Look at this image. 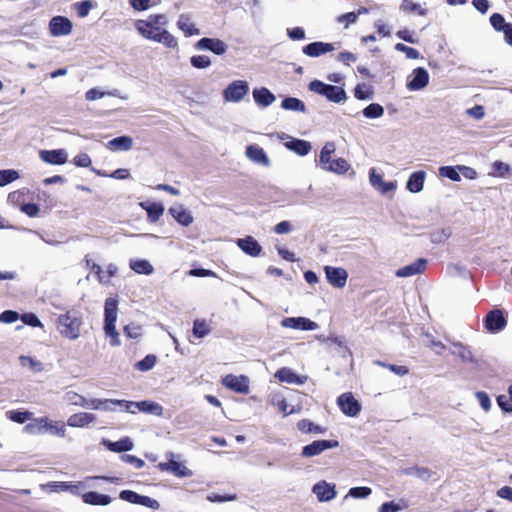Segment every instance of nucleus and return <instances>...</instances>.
<instances>
[{
  "label": "nucleus",
  "instance_id": "obj_1",
  "mask_svg": "<svg viewBox=\"0 0 512 512\" xmlns=\"http://www.w3.org/2000/svg\"><path fill=\"white\" fill-rule=\"evenodd\" d=\"M169 23L165 14H150L145 19H138L134 26L143 38L160 43L168 49H176L178 41L167 29Z\"/></svg>",
  "mask_w": 512,
  "mask_h": 512
},
{
  "label": "nucleus",
  "instance_id": "obj_2",
  "mask_svg": "<svg viewBox=\"0 0 512 512\" xmlns=\"http://www.w3.org/2000/svg\"><path fill=\"white\" fill-rule=\"evenodd\" d=\"M83 325V314L76 309L67 310L56 319V328L59 334L72 341L77 340L81 336Z\"/></svg>",
  "mask_w": 512,
  "mask_h": 512
},
{
  "label": "nucleus",
  "instance_id": "obj_3",
  "mask_svg": "<svg viewBox=\"0 0 512 512\" xmlns=\"http://www.w3.org/2000/svg\"><path fill=\"white\" fill-rule=\"evenodd\" d=\"M118 316V301L116 298H107L104 306V326L105 336L110 339L111 346L121 344L119 333L116 330V321Z\"/></svg>",
  "mask_w": 512,
  "mask_h": 512
},
{
  "label": "nucleus",
  "instance_id": "obj_4",
  "mask_svg": "<svg viewBox=\"0 0 512 512\" xmlns=\"http://www.w3.org/2000/svg\"><path fill=\"white\" fill-rule=\"evenodd\" d=\"M25 432L31 435H41L44 433H49L58 437H65L66 429L64 424H59V422L50 420L48 417H39L34 418L30 423H28L25 428Z\"/></svg>",
  "mask_w": 512,
  "mask_h": 512
},
{
  "label": "nucleus",
  "instance_id": "obj_5",
  "mask_svg": "<svg viewBox=\"0 0 512 512\" xmlns=\"http://www.w3.org/2000/svg\"><path fill=\"white\" fill-rule=\"evenodd\" d=\"M308 88L310 91L324 96L333 103H344L347 99V94L343 88L326 84L320 80L311 81Z\"/></svg>",
  "mask_w": 512,
  "mask_h": 512
},
{
  "label": "nucleus",
  "instance_id": "obj_6",
  "mask_svg": "<svg viewBox=\"0 0 512 512\" xmlns=\"http://www.w3.org/2000/svg\"><path fill=\"white\" fill-rule=\"evenodd\" d=\"M249 92V85L244 80L232 81L223 91V98L226 102H240Z\"/></svg>",
  "mask_w": 512,
  "mask_h": 512
},
{
  "label": "nucleus",
  "instance_id": "obj_7",
  "mask_svg": "<svg viewBox=\"0 0 512 512\" xmlns=\"http://www.w3.org/2000/svg\"><path fill=\"white\" fill-rule=\"evenodd\" d=\"M340 410L349 417H356L361 411V404L351 392L341 394L337 398Z\"/></svg>",
  "mask_w": 512,
  "mask_h": 512
},
{
  "label": "nucleus",
  "instance_id": "obj_8",
  "mask_svg": "<svg viewBox=\"0 0 512 512\" xmlns=\"http://www.w3.org/2000/svg\"><path fill=\"white\" fill-rule=\"evenodd\" d=\"M312 493L319 502H330L337 496L336 485L325 480H321L313 485Z\"/></svg>",
  "mask_w": 512,
  "mask_h": 512
},
{
  "label": "nucleus",
  "instance_id": "obj_9",
  "mask_svg": "<svg viewBox=\"0 0 512 512\" xmlns=\"http://www.w3.org/2000/svg\"><path fill=\"white\" fill-rule=\"evenodd\" d=\"M249 378L245 375L228 374L222 378V384L229 390L240 394H248Z\"/></svg>",
  "mask_w": 512,
  "mask_h": 512
},
{
  "label": "nucleus",
  "instance_id": "obj_10",
  "mask_svg": "<svg viewBox=\"0 0 512 512\" xmlns=\"http://www.w3.org/2000/svg\"><path fill=\"white\" fill-rule=\"evenodd\" d=\"M283 328L301 330V331H314L319 328V325L306 317H287L280 322Z\"/></svg>",
  "mask_w": 512,
  "mask_h": 512
},
{
  "label": "nucleus",
  "instance_id": "obj_11",
  "mask_svg": "<svg viewBox=\"0 0 512 512\" xmlns=\"http://www.w3.org/2000/svg\"><path fill=\"white\" fill-rule=\"evenodd\" d=\"M73 24L64 16H54L49 22V32L53 37L67 36L71 34Z\"/></svg>",
  "mask_w": 512,
  "mask_h": 512
},
{
  "label": "nucleus",
  "instance_id": "obj_12",
  "mask_svg": "<svg viewBox=\"0 0 512 512\" xmlns=\"http://www.w3.org/2000/svg\"><path fill=\"white\" fill-rule=\"evenodd\" d=\"M339 442L336 440H316L303 447L301 455L303 457H314L320 455L327 449L336 448Z\"/></svg>",
  "mask_w": 512,
  "mask_h": 512
},
{
  "label": "nucleus",
  "instance_id": "obj_13",
  "mask_svg": "<svg viewBox=\"0 0 512 512\" xmlns=\"http://www.w3.org/2000/svg\"><path fill=\"white\" fill-rule=\"evenodd\" d=\"M324 270L327 281L331 286L338 289L345 287L348 279V273L344 268L325 266Z\"/></svg>",
  "mask_w": 512,
  "mask_h": 512
},
{
  "label": "nucleus",
  "instance_id": "obj_14",
  "mask_svg": "<svg viewBox=\"0 0 512 512\" xmlns=\"http://www.w3.org/2000/svg\"><path fill=\"white\" fill-rule=\"evenodd\" d=\"M169 461L168 462H161L158 464V468L161 471H168L174 474L177 477H189L192 475V472L182 463L174 460V454L169 453L168 454Z\"/></svg>",
  "mask_w": 512,
  "mask_h": 512
},
{
  "label": "nucleus",
  "instance_id": "obj_15",
  "mask_svg": "<svg viewBox=\"0 0 512 512\" xmlns=\"http://www.w3.org/2000/svg\"><path fill=\"white\" fill-rule=\"evenodd\" d=\"M429 73L426 69L419 67L414 69L407 82L410 91H418L425 88L429 83Z\"/></svg>",
  "mask_w": 512,
  "mask_h": 512
},
{
  "label": "nucleus",
  "instance_id": "obj_16",
  "mask_svg": "<svg viewBox=\"0 0 512 512\" xmlns=\"http://www.w3.org/2000/svg\"><path fill=\"white\" fill-rule=\"evenodd\" d=\"M369 182L373 188H375L381 194H387L393 192L397 188L396 181H384L381 174L376 172V169L372 168L369 173Z\"/></svg>",
  "mask_w": 512,
  "mask_h": 512
},
{
  "label": "nucleus",
  "instance_id": "obj_17",
  "mask_svg": "<svg viewBox=\"0 0 512 512\" xmlns=\"http://www.w3.org/2000/svg\"><path fill=\"white\" fill-rule=\"evenodd\" d=\"M281 139H288L284 143L285 147L299 156H305L310 153L312 145L310 142L302 139L292 138L286 134L280 136Z\"/></svg>",
  "mask_w": 512,
  "mask_h": 512
},
{
  "label": "nucleus",
  "instance_id": "obj_18",
  "mask_svg": "<svg viewBox=\"0 0 512 512\" xmlns=\"http://www.w3.org/2000/svg\"><path fill=\"white\" fill-rule=\"evenodd\" d=\"M39 158L50 165H63L67 162L68 153L64 149L40 150Z\"/></svg>",
  "mask_w": 512,
  "mask_h": 512
},
{
  "label": "nucleus",
  "instance_id": "obj_19",
  "mask_svg": "<svg viewBox=\"0 0 512 512\" xmlns=\"http://www.w3.org/2000/svg\"><path fill=\"white\" fill-rule=\"evenodd\" d=\"M196 48L200 50H209L216 55H222L227 50V45L220 39L202 38L197 44Z\"/></svg>",
  "mask_w": 512,
  "mask_h": 512
},
{
  "label": "nucleus",
  "instance_id": "obj_20",
  "mask_svg": "<svg viewBox=\"0 0 512 512\" xmlns=\"http://www.w3.org/2000/svg\"><path fill=\"white\" fill-rule=\"evenodd\" d=\"M96 415L88 412H77L70 415L67 419V425L72 428H85L95 422Z\"/></svg>",
  "mask_w": 512,
  "mask_h": 512
},
{
  "label": "nucleus",
  "instance_id": "obj_21",
  "mask_svg": "<svg viewBox=\"0 0 512 512\" xmlns=\"http://www.w3.org/2000/svg\"><path fill=\"white\" fill-rule=\"evenodd\" d=\"M336 48L332 43H325L321 41L312 42L305 47H303L302 51L306 56L309 57H319L328 52L334 51Z\"/></svg>",
  "mask_w": 512,
  "mask_h": 512
},
{
  "label": "nucleus",
  "instance_id": "obj_22",
  "mask_svg": "<svg viewBox=\"0 0 512 512\" xmlns=\"http://www.w3.org/2000/svg\"><path fill=\"white\" fill-rule=\"evenodd\" d=\"M177 27L186 37L200 34V30L196 27V24L194 23L190 14H180L177 20Z\"/></svg>",
  "mask_w": 512,
  "mask_h": 512
},
{
  "label": "nucleus",
  "instance_id": "obj_23",
  "mask_svg": "<svg viewBox=\"0 0 512 512\" xmlns=\"http://www.w3.org/2000/svg\"><path fill=\"white\" fill-rule=\"evenodd\" d=\"M275 378L281 382L294 385H303L307 381V376L298 375L290 368H281L275 373Z\"/></svg>",
  "mask_w": 512,
  "mask_h": 512
},
{
  "label": "nucleus",
  "instance_id": "obj_24",
  "mask_svg": "<svg viewBox=\"0 0 512 512\" xmlns=\"http://www.w3.org/2000/svg\"><path fill=\"white\" fill-rule=\"evenodd\" d=\"M427 261L425 259H418L415 262L406 265L395 272V275L400 278L411 277L421 274L426 268Z\"/></svg>",
  "mask_w": 512,
  "mask_h": 512
},
{
  "label": "nucleus",
  "instance_id": "obj_25",
  "mask_svg": "<svg viewBox=\"0 0 512 512\" xmlns=\"http://www.w3.org/2000/svg\"><path fill=\"white\" fill-rule=\"evenodd\" d=\"M238 247L247 255L257 257L261 254V245L251 236L237 239Z\"/></svg>",
  "mask_w": 512,
  "mask_h": 512
},
{
  "label": "nucleus",
  "instance_id": "obj_26",
  "mask_svg": "<svg viewBox=\"0 0 512 512\" xmlns=\"http://www.w3.org/2000/svg\"><path fill=\"white\" fill-rule=\"evenodd\" d=\"M169 213L180 225L185 227L189 226L194 220L191 213L182 204L171 206Z\"/></svg>",
  "mask_w": 512,
  "mask_h": 512
},
{
  "label": "nucleus",
  "instance_id": "obj_27",
  "mask_svg": "<svg viewBox=\"0 0 512 512\" xmlns=\"http://www.w3.org/2000/svg\"><path fill=\"white\" fill-rule=\"evenodd\" d=\"M139 206L147 212V217L150 222L158 221L164 213V206L161 203L150 201H143Z\"/></svg>",
  "mask_w": 512,
  "mask_h": 512
},
{
  "label": "nucleus",
  "instance_id": "obj_28",
  "mask_svg": "<svg viewBox=\"0 0 512 512\" xmlns=\"http://www.w3.org/2000/svg\"><path fill=\"white\" fill-rule=\"evenodd\" d=\"M92 271L97 275L100 283L107 285L110 283V278L116 275L118 267L115 264L110 263L104 270L100 265L93 264Z\"/></svg>",
  "mask_w": 512,
  "mask_h": 512
},
{
  "label": "nucleus",
  "instance_id": "obj_29",
  "mask_svg": "<svg viewBox=\"0 0 512 512\" xmlns=\"http://www.w3.org/2000/svg\"><path fill=\"white\" fill-rule=\"evenodd\" d=\"M451 353L458 356L463 363L477 364V359L474 357L471 350L460 342L452 343Z\"/></svg>",
  "mask_w": 512,
  "mask_h": 512
},
{
  "label": "nucleus",
  "instance_id": "obj_30",
  "mask_svg": "<svg viewBox=\"0 0 512 512\" xmlns=\"http://www.w3.org/2000/svg\"><path fill=\"white\" fill-rule=\"evenodd\" d=\"M426 179V172L424 171H416L413 172L406 183V188L411 193H419L424 188V183Z\"/></svg>",
  "mask_w": 512,
  "mask_h": 512
},
{
  "label": "nucleus",
  "instance_id": "obj_31",
  "mask_svg": "<svg viewBox=\"0 0 512 512\" xmlns=\"http://www.w3.org/2000/svg\"><path fill=\"white\" fill-rule=\"evenodd\" d=\"M245 154L248 159H250L252 162L264 166H269L270 161L268 156L266 155L265 151L256 146V145H249L246 148Z\"/></svg>",
  "mask_w": 512,
  "mask_h": 512
},
{
  "label": "nucleus",
  "instance_id": "obj_32",
  "mask_svg": "<svg viewBox=\"0 0 512 512\" xmlns=\"http://www.w3.org/2000/svg\"><path fill=\"white\" fill-rule=\"evenodd\" d=\"M254 101L262 107H268L276 100L275 95L267 88H258L253 90Z\"/></svg>",
  "mask_w": 512,
  "mask_h": 512
},
{
  "label": "nucleus",
  "instance_id": "obj_33",
  "mask_svg": "<svg viewBox=\"0 0 512 512\" xmlns=\"http://www.w3.org/2000/svg\"><path fill=\"white\" fill-rule=\"evenodd\" d=\"M84 503L89 505L106 506L112 501L111 497L95 491L86 492L82 495Z\"/></svg>",
  "mask_w": 512,
  "mask_h": 512
},
{
  "label": "nucleus",
  "instance_id": "obj_34",
  "mask_svg": "<svg viewBox=\"0 0 512 512\" xmlns=\"http://www.w3.org/2000/svg\"><path fill=\"white\" fill-rule=\"evenodd\" d=\"M506 321L501 311H491L486 317V327L490 331H499L504 328Z\"/></svg>",
  "mask_w": 512,
  "mask_h": 512
},
{
  "label": "nucleus",
  "instance_id": "obj_35",
  "mask_svg": "<svg viewBox=\"0 0 512 512\" xmlns=\"http://www.w3.org/2000/svg\"><path fill=\"white\" fill-rule=\"evenodd\" d=\"M133 147V139L130 136H120L110 140L107 148L111 151H129Z\"/></svg>",
  "mask_w": 512,
  "mask_h": 512
},
{
  "label": "nucleus",
  "instance_id": "obj_36",
  "mask_svg": "<svg viewBox=\"0 0 512 512\" xmlns=\"http://www.w3.org/2000/svg\"><path fill=\"white\" fill-rule=\"evenodd\" d=\"M103 444L107 447L108 450L112 452H125L130 451L133 449L134 444L130 440V438L125 437L119 441H109V440H103Z\"/></svg>",
  "mask_w": 512,
  "mask_h": 512
},
{
  "label": "nucleus",
  "instance_id": "obj_37",
  "mask_svg": "<svg viewBox=\"0 0 512 512\" xmlns=\"http://www.w3.org/2000/svg\"><path fill=\"white\" fill-rule=\"evenodd\" d=\"M129 267L137 274L151 275L154 272L152 264L145 259H131Z\"/></svg>",
  "mask_w": 512,
  "mask_h": 512
},
{
  "label": "nucleus",
  "instance_id": "obj_38",
  "mask_svg": "<svg viewBox=\"0 0 512 512\" xmlns=\"http://www.w3.org/2000/svg\"><path fill=\"white\" fill-rule=\"evenodd\" d=\"M336 150L335 144L333 142H327L319 155V165L326 170L327 166L333 161L331 159L332 155Z\"/></svg>",
  "mask_w": 512,
  "mask_h": 512
},
{
  "label": "nucleus",
  "instance_id": "obj_39",
  "mask_svg": "<svg viewBox=\"0 0 512 512\" xmlns=\"http://www.w3.org/2000/svg\"><path fill=\"white\" fill-rule=\"evenodd\" d=\"M86 485L84 482H77V483H72V482H55L53 484V488L54 490L56 491H70L72 492L73 494H76L78 495L80 490L85 488Z\"/></svg>",
  "mask_w": 512,
  "mask_h": 512
},
{
  "label": "nucleus",
  "instance_id": "obj_40",
  "mask_svg": "<svg viewBox=\"0 0 512 512\" xmlns=\"http://www.w3.org/2000/svg\"><path fill=\"white\" fill-rule=\"evenodd\" d=\"M139 411L156 416H162L163 407L157 402L144 400L139 402Z\"/></svg>",
  "mask_w": 512,
  "mask_h": 512
},
{
  "label": "nucleus",
  "instance_id": "obj_41",
  "mask_svg": "<svg viewBox=\"0 0 512 512\" xmlns=\"http://www.w3.org/2000/svg\"><path fill=\"white\" fill-rule=\"evenodd\" d=\"M281 107L285 110L298 111L302 113L306 112L305 104L300 99L295 97L285 98L281 103Z\"/></svg>",
  "mask_w": 512,
  "mask_h": 512
},
{
  "label": "nucleus",
  "instance_id": "obj_42",
  "mask_svg": "<svg viewBox=\"0 0 512 512\" xmlns=\"http://www.w3.org/2000/svg\"><path fill=\"white\" fill-rule=\"evenodd\" d=\"M297 428L303 433L323 434L326 431L325 428L314 424L308 419L300 420L297 423Z\"/></svg>",
  "mask_w": 512,
  "mask_h": 512
},
{
  "label": "nucleus",
  "instance_id": "obj_43",
  "mask_svg": "<svg viewBox=\"0 0 512 512\" xmlns=\"http://www.w3.org/2000/svg\"><path fill=\"white\" fill-rule=\"evenodd\" d=\"M350 169V164L344 158L334 159L328 166L326 171L336 174H345Z\"/></svg>",
  "mask_w": 512,
  "mask_h": 512
},
{
  "label": "nucleus",
  "instance_id": "obj_44",
  "mask_svg": "<svg viewBox=\"0 0 512 512\" xmlns=\"http://www.w3.org/2000/svg\"><path fill=\"white\" fill-rule=\"evenodd\" d=\"M105 96L117 97V90L114 91H102L100 88H91L85 93V99L87 101H96L102 99Z\"/></svg>",
  "mask_w": 512,
  "mask_h": 512
},
{
  "label": "nucleus",
  "instance_id": "obj_45",
  "mask_svg": "<svg viewBox=\"0 0 512 512\" xmlns=\"http://www.w3.org/2000/svg\"><path fill=\"white\" fill-rule=\"evenodd\" d=\"M408 507V502L404 499L399 500L398 502L390 501L383 503L379 512H400Z\"/></svg>",
  "mask_w": 512,
  "mask_h": 512
},
{
  "label": "nucleus",
  "instance_id": "obj_46",
  "mask_svg": "<svg viewBox=\"0 0 512 512\" xmlns=\"http://www.w3.org/2000/svg\"><path fill=\"white\" fill-rule=\"evenodd\" d=\"M362 113L368 119H378L383 116L384 108L378 103H372L365 107Z\"/></svg>",
  "mask_w": 512,
  "mask_h": 512
},
{
  "label": "nucleus",
  "instance_id": "obj_47",
  "mask_svg": "<svg viewBox=\"0 0 512 512\" xmlns=\"http://www.w3.org/2000/svg\"><path fill=\"white\" fill-rule=\"evenodd\" d=\"M6 415L11 421L19 423V424H23L28 420H33L32 419L33 414L29 411L12 410V411H8L6 413Z\"/></svg>",
  "mask_w": 512,
  "mask_h": 512
},
{
  "label": "nucleus",
  "instance_id": "obj_48",
  "mask_svg": "<svg viewBox=\"0 0 512 512\" xmlns=\"http://www.w3.org/2000/svg\"><path fill=\"white\" fill-rule=\"evenodd\" d=\"M19 361L23 367H27L33 372L43 371V364L40 361L36 360L35 358L22 355L19 357Z\"/></svg>",
  "mask_w": 512,
  "mask_h": 512
},
{
  "label": "nucleus",
  "instance_id": "obj_49",
  "mask_svg": "<svg viewBox=\"0 0 512 512\" xmlns=\"http://www.w3.org/2000/svg\"><path fill=\"white\" fill-rule=\"evenodd\" d=\"M157 358L155 355L149 354L145 356L141 361H138L135 364V368L139 371H149L151 370L155 364H156Z\"/></svg>",
  "mask_w": 512,
  "mask_h": 512
},
{
  "label": "nucleus",
  "instance_id": "obj_50",
  "mask_svg": "<svg viewBox=\"0 0 512 512\" xmlns=\"http://www.w3.org/2000/svg\"><path fill=\"white\" fill-rule=\"evenodd\" d=\"M458 166L452 167V166H443L439 168V174L442 177H446L452 181H460V174H459Z\"/></svg>",
  "mask_w": 512,
  "mask_h": 512
},
{
  "label": "nucleus",
  "instance_id": "obj_51",
  "mask_svg": "<svg viewBox=\"0 0 512 512\" xmlns=\"http://www.w3.org/2000/svg\"><path fill=\"white\" fill-rule=\"evenodd\" d=\"M85 397L74 392V391H67L64 395V400L71 404V405H75V406H80V407H84L85 405Z\"/></svg>",
  "mask_w": 512,
  "mask_h": 512
},
{
  "label": "nucleus",
  "instance_id": "obj_52",
  "mask_svg": "<svg viewBox=\"0 0 512 512\" xmlns=\"http://www.w3.org/2000/svg\"><path fill=\"white\" fill-rule=\"evenodd\" d=\"M210 333L208 324L204 320H195L193 324V334L198 338H203Z\"/></svg>",
  "mask_w": 512,
  "mask_h": 512
},
{
  "label": "nucleus",
  "instance_id": "obj_53",
  "mask_svg": "<svg viewBox=\"0 0 512 512\" xmlns=\"http://www.w3.org/2000/svg\"><path fill=\"white\" fill-rule=\"evenodd\" d=\"M19 173L16 170H0V186H5L19 178Z\"/></svg>",
  "mask_w": 512,
  "mask_h": 512
},
{
  "label": "nucleus",
  "instance_id": "obj_54",
  "mask_svg": "<svg viewBox=\"0 0 512 512\" xmlns=\"http://www.w3.org/2000/svg\"><path fill=\"white\" fill-rule=\"evenodd\" d=\"M403 474L412 475L421 479H428L430 477V471L425 467H411L401 471Z\"/></svg>",
  "mask_w": 512,
  "mask_h": 512
},
{
  "label": "nucleus",
  "instance_id": "obj_55",
  "mask_svg": "<svg viewBox=\"0 0 512 512\" xmlns=\"http://www.w3.org/2000/svg\"><path fill=\"white\" fill-rule=\"evenodd\" d=\"M490 22L495 30L503 31L504 33L506 27L511 25V23H506L504 17L499 13L492 14L490 17Z\"/></svg>",
  "mask_w": 512,
  "mask_h": 512
},
{
  "label": "nucleus",
  "instance_id": "obj_56",
  "mask_svg": "<svg viewBox=\"0 0 512 512\" xmlns=\"http://www.w3.org/2000/svg\"><path fill=\"white\" fill-rule=\"evenodd\" d=\"M509 170L510 167L507 163H504L502 161H495L492 165V170L489 174L494 177H503L505 174L509 172Z\"/></svg>",
  "mask_w": 512,
  "mask_h": 512
},
{
  "label": "nucleus",
  "instance_id": "obj_57",
  "mask_svg": "<svg viewBox=\"0 0 512 512\" xmlns=\"http://www.w3.org/2000/svg\"><path fill=\"white\" fill-rule=\"evenodd\" d=\"M400 9L404 12H417L422 16L426 14L425 9H423L419 4L414 3L411 0H403Z\"/></svg>",
  "mask_w": 512,
  "mask_h": 512
},
{
  "label": "nucleus",
  "instance_id": "obj_58",
  "mask_svg": "<svg viewBox=\"0 0 512 512\" xmlns=\"http://www.w3.org/2000/svg\"><path fill=\"white\" fill-rule=\"evenodd\" d=\"M135 11H146L157 4L154 0H129Z\"/></svg>",
  "mask_w": 512,
  "mask_h": 512
},
{
  "label": "nucleus",
  "instance_id": "obj_59",
  "mask_svg": "<svg viewBox=\"0 0 512 512\" xmlns=\"http://www.w3.org/2000/svg\"><path fill=\"white\" fill-rule=\"evenodd\" d=\"M372 493L371 488L369 487H353L349 490L348 494L344 497H353V498H367Z\"/></svg>",
  "mask_w": 512,
  "mask_h": 512
},
{
  "label": "nucleus",
  "instance_id": "obj_60",
  "mask_svg": "<svg viewBox=\"0 0 512 512\" xmlns=\"http://www.w3.org/2000/svg\"><path fill=\"white\" fill-rule=\"evenodd\" d=\"M190 62L193 67L198 69H205L211 65L209 57L205 55L192 56Z\"/></svg>",
  "mask_w": 512,
  "mask_h": 512
},
{
  "label": "nucleus",
  "instance_id": "obj_61",
  "mask_svg": "<svg viewBox=\"0 0 512 512\" xmlns=\"http://www.w3.org/2000/svg\"><path fill=\"white\" fill-rule=\"evenodd\" d=\"M124 334L131 339H138L142 335V327L140 325L131 323L124 327Z\"/></svg>",
  "mask_w": 512,
  "mask_h": 512
},
{
  "label": "nucleus",
  "instance_id": "obj_62",
  "mask_svg": "<svg viewBox=\"0 0 512 512\" xmlns=\"http://www.w3.org/2000/svg\"><path fill=\"white\" fill-rule=\"evenodd\" d=\"M395 49L397 51H399V52L404 53L408 59H417V58H419V52L416 49H414L412 47H409V46H406L403 43H397L395 45Z\"/></svg>",
  "mask_w": 512,
  "mask_h": 512
},
{
  "label": "nucleus",
  "instance_id": "obj_63",
  "mask_svg": "<svg viewBox=\"0 0 512 512\" xmlns=\"http://www.w3.org/2000/svg\"><path fill=\"white\" fill-rule=\"evenodd\" d=\"M354 96L358 100H366L372 98V93L365 84H359L354 89Z\"/></svg>",
  "mask_w": 512,
  "mask_h": 512
},
{
  "label": "nucleus",
  "instance_id": "obj_64",
  "mask_svg": "<svg viewBox=\"0 0 512 512\" xmlns=\"http://www.w3.org/2000/svg\"><path fill=\"white\" fill-rule=\"evenodd\" d=\"M73 163L77 167H90L92 160L87 153H80L73 158Z\"/></svg>",
  "mask_w": 512,
  "mask_h": 512
}]
</instances>
